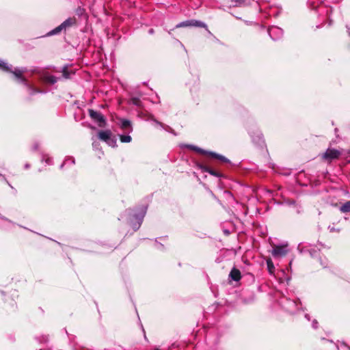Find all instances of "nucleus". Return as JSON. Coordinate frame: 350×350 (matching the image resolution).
Listing matches in <instances>:
<instances>
[{
  "instance_id": "nucleus-23",
  "label": "nucleus",
  "mask_w": 350,
  "mask_h": 350,
  "mask_svg": "<svg viewBox=\"0 0 350 350\" xmlns=\"http://www.w3.org/2000/svg\"><path fill=\"white\" fill-rule=\"evenodd\" d=\"M49 161H50V159H48L46 161V163H49Z\"/></svg>"
},
{
  "instance_id": "nucleus-18",
  "label": "nucleus",
  "mask_w": 350,
  "mask_h": 350,
  "mask_svg": "<svg viewBox=\"0 0 350 350\" xmlns=\"http://www.w3.org/2000/svg\"><path fill=\"white\" fill-rule=\"evenodd\" d=\"M120 141L123 143H129L131 141V137L130 135H122L120 136Z\"/></svg>"
},
{
  "instance_id": "nucleus-5",
  "label": "nucleus",
  "mask_w": 350,
  "mask_h": 350,
  "mask_svg": "<svg viewBox=\"0 0 350 350\" xmlns=\"http://www.w3.org/2000/svg\"><path fill=\"white\" fill-rule=\"evenodd\" d=\"M287 245H275L271 252L272 256L275 258H280L286 255L288 252Z\"/></svg>"
},
{
  "instance_id": "nucleus-13",
  "label": "nucleus",
  "mask_w": 350,
  "mask_h": 350,
  "mask_svg": "<svg viewBox=\"0 0 350 350\" xmlns=\"http://www.w3.org/2000/svg\"><path fill=\"white\" fill-rule=\"evenodd\" d=\"M192 26L191 20L181 22L176 25V28Z\"/></svg>"
},
{
  "instance_id": "nucleus-10",
  "label": "nucleus",
  "mask_w": 350,
  "mask_h": 350,
  "mask_svg": "<svg viewBox=\"0 0 350 350\" xmlns=\"http://www.w3.org/2000/svg\"><path fill=\"white\" fill-rule=\"evenodd\" d=\"M340 211L342 213H350V201H347L342 204L339 208Z\"/></svg>"
},
{
  "instance_id": "nucleus-7",
  "label": "nucleus",
  "mask_w": 350,
  "mask_h": 350,
  "mask_svg": "<svg viewBox=\"0 0 350 350\" xmlns=\"http://www.w3.org/2000/svg\"><path fill=\"white\" fill-rule=\"evenodd\" d=\"M229 276L232 280L236 282L239 281L241 278L240 271L236 268H233L231 270Z\"/></svg>"
},
{
  "instance_id": "nucleus-8",
  "label": "nucleus",
  "mask_w": 350,
  "mask_h": 350,
  "mask_svg": "<svg viewBox=\"0 0 350 350\" xmlns=\"http://www.w3.org/2000/svg\"><path fill=\"white\" fill-rule=\"evenodd\" d=\"M111 133L110 131H103L98 133V137L100 139L107 142L111 139Z\"/></svg>"
},
{
  "instance_id": "nucleus-3",
  "label": "nucleus",
  "mask_w": 350,
  "mask_h": 350,
  "mask_svg": "<svg viewBox=\"0 0 350 350\" xmlns=\"http://www.w3.org/2000/svg\"><path fill=\"white\" fill-rule=\"evenodd\" d=\"M90 118L96 122L100 126H103L105 123V119L103 115L98 111L93 109L88 110Z\"/></svg>"
},
{
  "instance_id": "nucleus-24",
  "label": "nucleus",
  "mask_w": 350,
  "mask_h": 350,
  "mask_svg": "<svg viewBox=\"0 0 350 350\" xmlns=\"http://www.w3.org/2000/svg\"><path fill=\"white\" fill-rule=\"evenodd\" d=\"M306 317L309 320V318H308V314H306Z\"/></svg>"
},
{
  "instance_id": "nucleus-15",
  "label": "nucleus",
  "mask_w": 350,
  "mask_h": 350,
  "mask_svg": "<svg viewBox=\"0 0 350 350\" xmlns=\"http://www.w3.org/2000/svg\"><path fill=\"white\" fill-rule=\"evenodd\" d=\"M0 69L3 70V71L8 72L10 71V67L8 65L7 63L0 60Z\"/></svg>"
},
{
  "instance_id": "nucleus-16",
  "label": "nucleus",
  "mask_w": 350,
  "mask_h": 350,
  "mask_svg": "<svg viewBox=\"0 0 350 350\" xmlns=\"http://www.w3.org/2000/svg\"><path fill=\"white\" fill-rule=\"evenodd\" d=\"M281 32H282V30L280 28L276 27H273L269 29V33L271 37L273 36V33H281Z\"/></svg>"
},
{
  "instance_id": "nucleus-9",
  "label": "nucleus",
  "mask_w": 350,
  "mask_h": 350,
  "mask_svg": "<svg viewBox=\"0 0 350 350\" xmlns=\"http://www.w3.org/2000/svg\"><path fill=\"white\" fill-rule=\"evenodd\" d=\"M56 72H58V71L57 70ZM60 72H62V75L64 79L70 78V76L75 73L74 72L69 71L68 70V66H64L62 70Z\"/></svg>"
},
{
  "instance_id": "nucleus-14",
  "label": "nucleus",
  "mask_w": 350,
  "mask_h": 350,
  "mask_svg": "<svg viewBox=\"0 0 350 350\" xmlns=\"http://www.w3.org/2000/svg\"><path fill=\"white\" fill-rule=\"evenodd\" d=\"M191 24L192 26L206 28V24L199 21L191 20Z\"/></svg>"
},
{
  "instance_id": "nucleus-2",
  "label": "nucleus",
  "mask_w": 350,
  "mask_h": 350,
  "mask_svg": "<svg viewBox=\"0 0 350 350\" xmlns=\"http://www.w3.org/2000/svg\"><path fill=\"white\" fill-rule=\"evenodd\" d=\"M76 23L75 18H68L65 21H64L60 25L53 29L49 34L54 35L59 33L63 29H66L67 27H69L74 25Z\"/></svg>"
},
{
  "instance_id": "nucleus-4",
  "label": "nucleus",
  "mask_w": 350,
  "mask_h": 350,
  "mask_svg": "<svg viewBox=\"0 0 350 350\" xmlns=\"http://www.w3.org/2000/svg\"><path fill=\"white\" fill-rule=\"evenodd\" d=\"M191 148L194 150H196V152L200 153V154H208L210 155L211 157L213 158H215L217 159H219L223 162H229V160L226 158L225 157L222 156V155H220V154H218L215 152H207L206 150H204L200 148H198V147H196V146H191Z\"/></svg>"
},
{
  "instance_id": "nucleus-1",
  "label": "nucleus",
  "mask_w": 350,
  "mask_h": 350,
  "mask_svg": "<svg viewBox=\"0 0 350 350\" xmlns=\"http://www.w3.org/2000/svg\"><path fill=\"white\" fill-rule=\"evenodd\" d=\"M341 154V152L334 148H327V150L323 154L322 159L329 163L332 160L338 159Z\"/></svg>"
},
{
  "instance_id": "nucleus-22",
  "label": "nucleus",
  "mask_w": 350,
  "mask_h": 350,
  "mask_svg": "<svg viewBox=\"0 0 350 350\" xmlns=\"http://www.w3.org/2000/svg\"><path fill=\"white\" fill-rule=\"evenodd\" d=\"M321 264H322V265H323L324 267H325L327 266V262H321Z\"/></svg>"
},
{
  "instance_id": "nucleus-12",
  "label": "nucleus",
  "mask_w": 350,
  "mask_h": 350,
  "mask_svg": "<svg viewBox=\"0 0 350 350\" xmlns=\"http://www.w3.org/2000/svg\"><path fill=\"white\" fill-rule=\"evenodd\" d=\"M267 265L270 273H273L274 272L275 267L271 260V259L269 258L267 260Z\"/></svg>"
},
{
  "instance_id": "nucleus-25",
  "label": "nucleus",
  "mask_w": 350,
  "mask_h": 350,
  "mask_svg": "<svg viewBox=\"0 0 350 350\" xmlns=\"http://www.w3.org/2000/svg\"><path fill=\"white\" fill-rule=\"evenodd\" d=\"M152 31H153L152 29L150 30V33H152Z\"/></svg>"
},
{
  "instance_id": "nucleus-17",
  "label": "nucleus",
  "mask_w": 350,
  "mask_h": 350,
  "mask_svg": "<svg viewBox=\"0 0 350 350\" xmlns=\"http://www.w3.org/2000/svg\"><path fill=\"white\" fill-rule=\"evenodd\" d=\"M121 127L123 129H127L128 128L131 127V122L128 120H122Z\"/></svg>"
},
{
  "instance_id": "nucleus-21",
  "label": "nucleus",
  "mask_w": 350,
  "mask_h": 350,
  "mask_svg": "<svg viewBox=\"0 0 350 350\" xmlns=\"http://www.w3.org/2000/svg\"><path fill=\"white\" fill-rule=\"evenodd\" d=\"M317 325H318V322L316 320L313 321L312 327L316 329L317 327Z\"/></svg>"
},
{
  "instance_id": "nucleus-11",
  "label": "nucleus",
  "mask_w": 350,
  "mask_h": 350,
  "mask_svg": "<svg viewBox=\"0 0 350 350\" xmlns=\"http://www.w3.org/2000/svg\"><path fill=\"white\" fill-rule=\"evenodd\" d=\"M44 79L45 81L51 84H54L57 81V78L53 75H45Z\"/></svg>"
},
{
  "instance_id": "nucleus-20",
  "label": "nucleus",
  "mask_w": 350,
  "mask_h": 350,
  "mask_svg": "<svg viewBox=\"0 0 350 350\" xmlns=\"http://www.w3.org/2000/svg\"><path fill=\"white\" fill-rule=\"evenodd\" d=\"M208 172L211 174H212V175H213V176H219V174L218 172H215V171L213 170H208Z\"/></svg>"
},
{
  "instance_id": "nucleus-6",
  "label": "nucleus",
  "mask_w": 350,
  "mask_h": 350,
  "mask_svg": "<svg viewBox=\"0 0 350 350\" xmlns=\"http://www.w3.org/2000/svg\"><path fill=\"white\" fill-rule=\"evenodd\" d=\"M9 72H12L17 79L20 80L21 82L24 83H27L26 79L23 77V73L25 72V68H16L14 70H12L10 68Z\"/></svg>"
},
{
  "instance_id": "nucleus-19",
  "label": "nucleus",
  "mask_w": 350,
  "mask_h": 350,
  "mask_svg": "<svg viewBox=\"0 0 350 350\" xmlns=\"http://www.w3.org/2000/svg\"><path fill=\"white\" fill-rule=\"evenodd\" d=\"M131 103L136 106L141 105V100L138 98H132L131 100Z\"/></svg>"
}]
</instances>
